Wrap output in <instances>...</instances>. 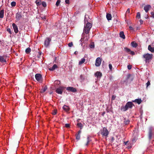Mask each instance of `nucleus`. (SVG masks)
Listing matches in <instances>:
<instances>
[{
    "instance_id": "nucleus-1",
    "label": "nucleus",
    "mask_w": 154,
    "mask_h": 154,
    "mask_svg": "<svg viewBox=\"0 0 154 154\" xmlns=\"http://www.w3.org/2000/svg\"><path fill=\"white\" fill-rule=\"evenodd\" d=\"M133 106H134V105L132 102H128L126 103L125 106L122 107L121 110L122 111H125L128 109H131Z\"/></svg>"
},
{
    "instance_id": "nucleus-2",
    "label": "nucleus",
    "mask_w": 154,
    "mask_h": 154,
    "mask_svg": "<svg viewBox=\"0 0 154 154\" xmlns=\"http://www.w3.org/2000/svg\"><path fill=\"white\" fill-rule=\"evenodd\" d=\"M92 24L90 23H87L84 27L83 32L86 34L89 33L90 30L92 27Z\"/></svg>"
},
{
    "instance_id": "nucleus-3",
    "label": "nucleus",
    "mask_w": 154,
    "mask_h": 154,
    "mask_svg": "<svg viewBox=\"0 0 154 154\" xmlns=\"http://www.w3.org/2000/svg\"><path fill=\"white\" fill-rule=\"evenodd\" d=\"M133 79V77L130 74L127 75L125 79L123 82V84L125 83L126 85H127L128 83H130Z\"/></svg>"
},
{
    "instance_id": "nucleus-4",
    "label": "nucleus",
    "mask_w": 154,
    "mask_h": 154,
    "mask_svg": "<svg viewBox=\"0 0 154 154\" xmlns=\"http://www.w3.org/2000/svg\"><path fill=\"white\" fill-rule=\"evenodd\" d=\"M153 57L152 54H149L147 53L144 54L143 55V57L145 59V61L146 63L149 62V60L152 59Z\"/></svg>"
},
{
    "instance_id": "nucleus-5",
    "label": "nucleus",
    "mask_w": 154,
    "mask_h": 154,
    "mask_svg": "<svg viewBox=\"0 0 154 154\" xmlns=\"http://www.w3.org/2000/svg\"><path fill=\"white\" fill-rule=\"evenodd\" d=\"M109 134V132L106 128V127L103 128L101 133V134L102 135V136L106 137Z\"/></svg>"
},
{
    "instance_id": "nucleus-6",
    "label": "nucleus",
    "mask_w": 154,
    "mask_h": 154,
    "mask_svg": "<svg viewBox=\"0 0 154 154\" xmlns=\"http://www.w3.org/2000/svg\"><path fill=\"white\" fill-rule=\"evenodd\" d=\"M51 40V38L49 37H47L46 38L44 44V45L46 48H47L49 47Z\"/></svg>"
},
{
    "instance_id": "nucleus-7",
    "label": "nucleus",
    "mask_w": 154,
    "mask_h": 154,
    "mask_svg": "<svg viewBox=\"0 0 154 154\" xmlns=\"http://www.w3.org/2000/svg\"><path fill=\"white\" fill-rule=\"evenodd\" d=\"M65 88V87H60L57 88L56 90V91L57 93L60 94H62L63 93V91Z\"/></svg>"
},
{
    "instance_id": "nucleus-8",
    "label": "nucleus",
    "mask_w": 154,
    "mask_h": 154,
    "mask_svg": "<svg viewBox=\"0 0 154 154\" xmlns=\"http://www.w3.org/2000/svg\"><path fill=\"white\" fill-rule=\"evenodd\" d=\"M35 77L36 79L40 82H42L41 79H42V76L40 74H36L35 75Z\"/></svg>"
},
{
    "instance_id": "nucleus-9",
    "label": "nucleus",
    "mask_w": 154,
    "mask_h": 154,
    "mask_svg": "<svg viewBox=\"0 0 154 154\" xmlns=\"http://www.w3.org/2000/svg\"><path fill=\"white\" fill-rule=\"evenodd\" d=\"M66 90L72 92H75L77 91L76 89L73 87H69L66 88Z\"/></svg>"
},
{
    "instance_id": "nucleus-10",
    "label": "nucleus",
    "mask_w": 154,
    "mask_h": 154,
    "mask_svg": "<svg viewBox=\"0 0 154 154\" xmlns=\"http://www.w3.org/2000/svg\"><path fill=\"white\" fill-rule=\"evenodd\" d=\"M101 63V60L100 58L97 57L96 60L95 66H99Z\"/></svg>"
},
{
    "instance_id": "nucleus-11",
    "label": "nucleus",
    "mask_w": 154,
    "mask_h": 154,
    "mask_svg": "<svg viewBox=\"0 0 154 154\" xmlns=\"http://www.w3.org/2000/svg\"><path fill=\"white\" fill-rule=\"evenodd\" d=\"M124 49L125 51L129 54H131L132 55H134L135 54L134 52V51H131L130 49L127 48H125Z\"/></svg>"
},
{
    "instance_id": "nucleus-12",
    "label": "nucleus",
    "mask_w": 154,
    "mask_h": 154,
    "mask_svg": "<svg viewBox=\"0 0 154 154\" xmlns=\"http://www.w3.org/2000/svg\"><path fill=\"white\" fill-rule=\"evenodd\" d=\"M151 8V6L150 5H145L144 7V9L146 12H147Z\"/></svg>"
},
{
    "instance_id": "nucleus-13",
    "label": "nucleus",
    "mask_w": 154,
    "mask_h": 154,
    "mask_svg": "<svg viewBox=\"0 0 154 154\" xmlns=\"http://www.w3.org/2000/svg\"><path fill=\"white\" fill-rule=\"evenodd\" d=\"M12 25L14 32L16 33H17L18 32V30L17 26L14 23H13Z\"/></svg>"
},
{
    "instance_id": "nucleus-14",
    "label": "nucleus",
    "mask_w": 154,
    "mask_h": 154,
    "mask_svg": "<svg viewBox=\"0 0 154 154\" xmlns=\"http://www.w3.org/2000/svg\"><path fill=\"white\" fill-rule=\"evenodd\" d=\"M95 76H96L97 78H100L102 76V73L98 71H97L95 74Z\"/></svg>"
},
{
    "instance_id": "nucleus-15",
    "label": "nucleus",
    "mask_w": 154,
    "mask_h": 154,
    "mask_svg": "<svg viewBox=\"0 0 154 154\" xmlns=\"http://www.w3.org/2000/svg\"><path fill=\"white\" fill-rule=\"evenodd\" d=\"M63 108L64 110L66 112H68L69 110V106L66 105H64L63 106Z\"/></svg>"
},
{
    "instance_id": "nucleus-16",
    "label": "nucleus",
    "mask_w": 154,
    "mask_h": 154,
    "mask_svg": "<svg viewBox=\"0 0 154 154\" xmlns=\"http://www.w3.org/2000/svg\"><path fill=\"white\" fill-rule=\"evenodd\" d=\"M133 102H135L138 103L139 104H140L142 102V100L141 99H136L134 100H132Z\"/></svg>"
},
{
    "instance_id": "nucleus-17",
    "label": "nucleus",
    "mask_w": 154,
    "mask_h": 154,
    "mask_svg": "<svg viewBox=\"0 0 154 154\" xmlns=\"http://www.w3.org/2000/svg\"><path fill=\"white\" fill-rule=\"evenodd\" d=\"M106 17L108 20H111L112 16L110 14L107 13L106 14Z\"/></svg>"
},
{
    "instance_id": "nucleus-18",
    "label": "nucleus",
    "mask_w": 154,
    "mask_h": 154,
    "mask_svg": "<svg viewBox=\"0 0 154 154\" xmlns=\"http://www.w3.org/2000/svg\"><path fill=\"white\" fill-rule=\"evenodd\" d=\"M148 49L151 52L153 53L154 52V48L152 47L150 45H149L148 47Z\"/></svg>"
},
{
    "instance_id": "nucleus-19",
    "label": "nucleus",
    "mask_w": 154,
    "mask_h": 154,
    "mask_svg": "<svg viewBox=\"0 0 154 154\" xmlns=\"http://www.w3.org/2000/svg\"><path fill=\"white\" fill-rule=\"evenodd\" d=\"M120 36L122 38L124 39L125 38V36L124 34V32L123 31H121L120 33Z\"/></svg>"
},
{
    "instance_id": "nucleus-20",
    "label": "nucleus",
    "mask_w": 154,
    "mask_h": 154,
    "mask_svg": "<svg viewBox=\"0 0 154 154\" xmlns=\"http://www.w3.org/2000/svg\"><path fill=\"white\" fill-rule=\"evenodd\" d=\"M16 18L18 19H20L22 17V15L20 13H17L16 14Z\"/></svg>"
},
{
    "instance_id": "nucleus-21",
    "label": "nucleus",
    "mask_w": 154,
    "mask_h": 154,
    "mask_svg": "<svg viewBox=\"0 0 154 154\" xmlns=\"http://www.w3.org/2000/svg\"><path fill=\"white\" fill-rule=\"evenodd\" d=\"M4 10H2L0 11V18H3L4 17Z\"/></svg>"
},
{
    "instance_id": "nucleus-22",
    "label": "nucleus",
    "mask_w": 154,
    "mask_h": 154,
    "mask_svg": "<svg viewBox=\"0 0 154 154\" xmlns=\"http://www.w3.org/2000/svg\"><path fill=\"white\" fill-rule=\"evenodd\" d=\"M0 62L2 63H5L6 62V60L4 59L3 56H0Z\"/></svg>"
},
{
    "instance_id": "nucleus-23",
    "label": "nucleus",
    "mask_w": 154,
    "mask_h": 154,
    "mask_svg": "<svg viewBox=\"0 0 154 154\" xmlns=\"http://www.w3.org/2000/svg\"><path fill=\"white\" fill-rule=\"evenodd\" d=\"M57 66L56 64H54L51 68H49V69L51 71L54 70L55 69L57 68Z\"/></svg>"
},
{
    "instance_id": "nucleus-24",
    "label": "nucleus",
    "mask_w": 154,
    "mask_h": 154,
    "mask_svg": "<svg viewBox=\"0 0 154 154\" xmlns=\"http://www.w3.org/2000/svg\"><path fill=\"white\" fill-rule=\"evenodd\" d=\"M131 44L132 46L134 48H136L137 46V43L134 41L132 42Z\"/></svg>"
},
{
    "instance_id": "nucleus-25",
    "label": "nucleus",
    "mask_w": 154,
    "mask_h": 154,
    "mask_svg": "<svg viewBox=\"0 0 154 154\" xmlns=\"http://www.w3.org/2000/svg\"><path fill=\"white\" fill-rule=\"evenodd\" d=\"M60 81L58 80H55L54 82V85L56 86L57 85H59L60 84Z\"/></svg>"
},
{
    "instance_id": "nucleus-26",
    "label": "nucleus",
    "mask_w": 154,
    "mask_h": 154,
    "mask_svg": "<svg viewBox=\"0 0 154 154\" xmlns=\"http://www.w3.org/2000/svg\"><path fill=\"white\" fill-rule=\"evenodd\" d=\"M47 89V86H45L41 90V92L42 93H44Z\"/></svg>"
},
{
    "instance_id": "nucleus-27",
    "label": "nucleus",
    "mask_w": 154,
    "mask_h": 154,
    "mask_svg": "<svg viewBox=\"0 0 154 154\" xmlns=\"http://www.w3.org/2000/svg\"><path fill=\"white\" fill-rule=\"evenodd\" d=\"M152 136V131L151 130H150L149 132V140L151 139Z\"/></svg>"
},
{
    "instance_id": "nucleus-28",
    "label": "nucleus",
    "mask_w": 154,
    "mask_h": 154,
    "mask_svg": "<svg viewBox=\"0 0 154 154\" xmlns=\"http://www.w3.org/2000/svg\"><path fill=\"white\" fill-rule=\"evenodd\" d=\"M85 59L84 58H82L81 60L79 61V65H81L83 63H84L85 61Z\"/></svg>"
},
{
    "instance_id": "nucleus-29",
    "label": "nucleus",
    "mask_w": 154,
    "mask_h": 154,
    "mask_svg": "<svg viewBox=\"0 0 154 154\" xmlns=\"http://www.w3.org/2000/svg\"><path fill=\"white\" fill-rule=\"evenodd\" d=\"M31 49L29 48H28L26 49L25 52L26 54H28L31 52Z\"/></svg>"
},
{
    "instance_id": "nucleus-30",
    "label": "nucleus",
    "mask_w": 154,
    "mask_h": 154,
    "mask_svg": "<svg viewBox=\"0 0 154 154\" xmlns=\"http://www.w3.org/2000/svg\"><path fill=\"white\" fill-rule=\"evenodd\" d=\"M124 120V123L125 125L128 124L129 123L130 121L128 119H125Z\"/></svg>"
},
{
    "instance_id": "nucleus-31",
    "label": "nucleus",
    "mask_w": 154,
    "mask_h": 154,
    "mask_svg": "<svg viewBox=\"0 0 154 154\" xmlns=\"http://www.w3.org/2000/svg\"><path fill=\"white\" fill-rule=\"evenodd\" d=\"M35 3L38 6L41 5L42 3V2L41 0H39L38 1V0H37L35 2Z\"/></svg>"
},
{
    "instance_id": "nucleus-32",
    "label": "nucleus",
    "mask_w": 154,
    "mask_h": 154,
    "mask_svg": "<svg viewBox=\"0 0 154 154\" xmlns=\"http://www.w3.org/2000/svg\"><path fill=\"white\" fill-rule=\"evenodd\" d=\"M16 2H12L11 3V5L12 7H14L16 6Z\"/></svg>"
},
{
    "instance_id": "nucleus-33",
    "label": "nucleus",
    "mask_w": 154,
    "mask_h": 154,
    "mask_svg": "<svg viewBox=\"0 0 154 154\" xmlns=\"http://www.w3.org/2000/svg\"><path fill=\"white\" fill-rule=\"evenodd\" d=\"M77 125L81 129H82L83 127L82 124L80 123H78L77 124Z\"/></svg>"
},
{
    "instance_id": "nucleus-34",
    "label": "nucleus",
    "mask_w": 154,
    "mask_h": 154,
    "mask_svg": "<svg viewBox=\"0 0 154 154\" xmlns=\"http://www.w3.org/2000/svg\"><path fill=\"white\" fill-rule=\"evenodd\" d=\"M60 2V0H57L56 3V5L57 6H59Z\"/></svg>"
},
{
    "instance_id": "nucleus-35",
    "label": "nucleus",
    "mask_w": 154,
    "mask_h": 154,
    "mask_svg": "<svg viewBox=\"0 0 154 154\" xmlns=\"http://www.w3.org/2000/svg\"><path fill=\"white\" fill-rule=\"evenodd\" d=\"M57 111L56 109H54L53 112H52V114L54 115H55L57 114Z\"/></svg>"
},
{
    "instance_id": "nucleus-36",
    "label": "nucleus",
    "mask_w": 154,
    "mask_h": 154,
    "mask_svg": "<svg viewBox=\"0 0 154 154\" xmlns=\"http://www.w3.org/2000/svg\"><path fill=\"white\" fill-rule=\"evenodd\" d=\"M137 17L138 18H140V12H138L137 13Z\"/></svg>"
},
{
    "instance_id": "nucleus-37",
    "label": "nucleus",
    "mask_w": 154,
    "mask_h": 154,
    "mask_svg": "<svg viewBox=\"0 0 154 154\" xmlns=\"http://www.w3.org/2000/svg\"><path fill=\"white\" fill-rule=\"evenodd\" d=\"M87 142L85 145V146H88V145L89 144V143L90 142L89 140V137H87Z\"/></svg>"
},
{
    "instance_id": "nucleus-38",
    "label": "nucleus",
    "mask_w": 154,
    "mask_h": 154,
    "mask_svg": "<svg viewBox=\"0 0 154 154\" xmlns=\"http://www.w3.org/2000/svg\"><path fill=\"white\" fill-rule=\"evenodd\" d=\"M80 138V134H77L76 137V139L77 140H79Z\"/></svg>"
},
{
    "instance_id": "nucleus-39",
    "label": "nucleus",
    "mask_w": 154,
    "mask_h": 154,
    "mask_svg": "<svg viewBox=\"0 0 154 154\" xmlns=\"http://www.w3.org/2000/svg\"><path fill=\"white\" fill-rule=\"evenodd\" d=\"M42 4L44 7H45L46 6V4L45 2H43L42 3Z\"/></svg>"
},
{
    "instance_id": "nucleus-40",
    "label": "nucleus",
    "mask_w": 154,
    "mask_h": 154,
    "mask_svg": "<svg viewBox=\"0 0 154 154\" xmlns=\"http://www.w3.org/2000/svg\"><path fill=\"white\" fill-rule=\"evenodd\" d=\"M109 67L110 70L112 71V66L111 64H109Z\"/></svg>"
},
{
    "instance_id": "nucleus-41",
    "label": "nucleus",
    "mask_w": 154,
    "mask_h": 154,
    "mask_svg": "<svg viewBox=\"0 0 154 154\" xmlns=\"http://www.w3.org/2000/svg\"><path fill=\"white\" fill-rule=\"evenodd\" d=\"M150 85V82L149 81H148L146 83V88L148 87Z\"/></svg>"
},
{
    "instance_id": "nucleus-42",
    "label": "nucleus",
    "mask_w": 154,
    "mask_h": 154,
    "mask_svg": "<svg viewBox=\"0 0 154 154\" xmlns=\"http://www.w3.org/2000/svg\"><path fill=\"white\" fill-rule=\"evenodd\" d=\"M65 127L66 128H69L70 127V125L69 124H66L65 125Z\"/></svg>"
},
{
    "instance_id": "nucleus-43",
    "label": "nucleus",
    "mask_w": 154,
    "mask_h": 154,
    "mask_svg": "<svg viewBox=\"0 0 154 154\" xmlns=\"http://www.w3.org/2000/svg\"><path fill=\"white\" fill-rule=\"evenodd\" d=\"M68 45L69 47H71L72 45H73V43L72 42H71L70 43H69L68 44Z\"/></svg>"
},
{
    "instance_id": "nucleus-44",
    "label": "nucleus",
    "mask_w": 154,
    "mask_h": 154,
    "mask_svg": "<svg viewBox=\"0 0 154 154\" xmlns=\"http://www.w3.org/2000/svg\"><path fill=\"white\" fill-rule=\"evenodd\" d=\"M116 95H112V100H114L116 98Z\"/></svg>"
},
{
    "instance_id": "nucleus-45",
    "label": "nucleus",
    "mask_w": 154,
    "mask_h": 154,
    "mask_svg": "<svg viewBox=\"0 0 154 154\" xmlns=\"http://www.w3.org/2000/svg\"><path fill=\"white\" fill-rule=\"evenodd\" d=\"M7 31H8L10 34H11V31L10 28L7 29Z\"/></svg>"
},
{
    "instance_id": "nucleus-46",
    "label": "nucleus",
    "mask_w": 154,
    "mask_h": 154,
    "mask_svg": "<svg viewBox=\"0 0 154 154\" xmlns=\"http://www.w3.org/2000/svg\"><path fill=\"white\" fill-rule=\"evenodd\" d=\"M132 66L131 65H128V69L129 70L131 69Z\"/></svg>"
},
{
    "instance_id": "nucleus-47",
    "label": "nucleus",
    "mask_w": 154,
    "mask_h": 154,
    "mask_svg": "<svg viewBox=\"0 0 154 154\" xmlns=\"http://www.w3.org/2000/svg\"><path fill=\"white\" fill-rule=\"evenodd\" d=\"M151 14L152 15V17L153 18H154V12H152L151 13Z\"/></svg>"
},
{
    "instance_id": "nucleus-48",
    "label": "nucleus",
    "mask_w": 154,
    "mask_h": 154,
    "mask_svg": "<svg viewBox=\"0 0 154 154\" xmlns=\"http://www.w3.org/2000/svg\"><path fill=\"white\" fill-rule=\"evenodd\" d=\"M94 44L91 45L90 46V48H94Z\"/></svg>"
},
{
    "instance_id": "nucleus-49",
    "label": "nucleus",
    "mask_w": 154,
    "mask_h": 154,
    "mask_svg": "<svg viewBox=\"0 0 154 154\" xmlns=\"http://www.w3.org/2000/svg\"><path fill=\"white\" fill-rule=\"evenodd\" d=\"M65 2L66 4H69V0H65Z\"/></svg>"
},
{
    "instance_id": "nucleus-50",
    "label": "nucleus",
    "mask_w": 154,
    "mask_h": 154,
    "mask_svg": "<svg viewBox=\"0 0 154 154\" xmlns=\"http://www.w3.org/2000/svg\"><path fill=\"white\" fill-rule=\"evenodd\" d=\"M126 13H130V10L129 8H128L126 11Z\"/></svg>"
},
{
    "instance_id": "nucleus-51",
    "label": "nucleus",
    "mask_w": 154,
    "mask_h": 154,
    "mask_svg": "<svg viewBox=\"0 0 154 154\" xmlns=\"http://www.w3.org/2000/svg\"><path fill=\"white\" fill-rule=\"evenodd\" d=\"M114 140V138L113 137H112L111 140V141L112 143L113 141Z\"/></svg>"
},
{
    "instance_id": "nucleus-52",
    "label": "nucleus",
    "mask_w": 154,
    "mask_h": 154,
    "mask_svg": "<svg viewBox=\"0 0 154 154\" xmlns=\"http://www.w3.org/2000/svg\"><path fill=\"white\" fill-rule=\"evenodd\" d=\"M129 28L131 30H133V28L131 26H129Z\"/></svg>"
},
{
    "instance_id": "nucleus-53",
    "label": "nucleus",
    "mask_w": 154,
    "mask_h": 154,
    "mask_svg": "<svg viewBox=\"0 0 154 154\" xmlns=\"http://www.w3.org/2000/svg\"><path fill=\"white\" fill-rule=\"evenodd\" d=\"M105 114V112H103L102 114V115L103 116H104V115Z\"/></svg>"
},
{
    "instance_id": "nucleus-54",
    "label": "nucleus",
    "mask_w": 154,
    "mask_h": 154,
    "mask_svg": "<svg viewBox=\"0 0 154 154\" xmlns=\"http://www.w3.org/2000/svg\"><path fill=\"white\" fill-rule=\"evenodd\" d=\"M37 57L38 58H40L41 56L40 55H39V54H38L37 56Z\"/></svg>"
},
{
    "instance_id": "nucleus-55",
    "label": "nucleus",
    "mask_w": 154,
    "mask_h": 154,
    "mask_svg": "<svg viewBox=\"0 0 154 154\" xmlns=\"http://www.w3.org/2000/svg\"><path fill=\"white\" fill-rule=\"evenodd\" d=\"M81 130H79V131H78V134H80H80H81Z\"/></svg>"
},
{
    "instance_id": "nucleus-56",
    "label": "nucleus",
    "mask_w": 154,
    "mask_h": 154,
    "mask_svg": "<svg viewBox=\"0 0 154 154\" xmlns=\"http://www.w3.org/2000/svg\"><path fill=\"white\" fill-rule=\"evenodd\" d=\"M132 141L134 142L135 141V138H133L132 139Z\"/></svg>"
},
{
    "instance_id": "nucleus-57",
    "label": "nucleus",
    "mask_w": 154,
    "mask_h": 154,
    "mask_svg": "<svg viewBox=\"0 0 154 154\" xmlns=\"http://www.w3.org/2000/svg\"><path fill=\"white\" fill-rule=\"evenodd\" d=\"M128 141H126V142H124V143L125 144V145H126L127 144V143H128Z\"/></svg>"
},
{
    "instance_id": "nucleus-58",
    "label": "nucleus",
    "mask_w": 154,
    "mask_h": 154,
    "mask_svg": "<svg viewBox=\"0 0 154 154\" xmlns=\"http://www.w3.org/2000/svg\"><path fill=\"white\" fill-rule=\"evenodd\" d=\"M38 54H39V55H40V56H41V55L42 54V53L41 52H38Z\"/></svg>"
},
{
    "instance_id": "nucleus-59",
    "label": "nucleus",
    "mask_w": 154,
    "mask_h": 154,
    "mask_svg": "<svg viewBox=\"0 0 154 154\" xmlns=\"http://www.w3.org/2000/svg\"><path fill=\"white\" fill-rule=\"evenodd\" d=\"M140 23H141H141H143V21L142 20H140Z\"/></svg>"
},
{
    "instance_id": "nucleus-60",
    "label": "nucleus",
    "mask_w": 154,
    "mask_h": 154,
    "mask_svg": "<svg viewBox=\"0 0 154 154\" xmlns=\"http://www.w3.org/2000/svg\"><path fill=\"white\" fill-rule=\"evenodd\" d=\"M77 53L78 52L77 51H75L74 52V54L75 55L77 54Z\"/></svg>"
},
{
    "instance_id": "nucleus-61",
    "label": "nucleus",
    "mask_w": 154,
    "mask_h": 154,
    "mask_svg": "<svg viewBox=\"0 0 154 154\" xmlns=\"http://www.w3.org/2000/svg\"><path fill=\"white\" fill-rule=\"evenodd\" d=\"M85 23L86 21V20H85Z\"/></svg>"
}]
</instances>
